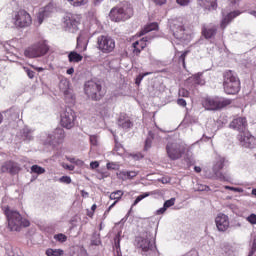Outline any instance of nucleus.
<instances>
[{"mask_svg":"<svg viewBox=\"0 0 256 256\" xmlns=\"http://www.w3.org/2000/svg\"><path fill=\"white\" fill-rule=\"evenodd\" d=\"M5 201H7V198H3L2 200V210L4 211V214L8 221V228L10 229V231H21V228L29 227V225H31L29 220L23 218L19 211L5 204Z\"/></svg>","mask_w":256,"mask_h":256,"instance_id":"1","label":"nucleus"},{"mask_svg":"<svg viewBox=\"0 0 256 256\" xmlns=\"http://www.w3.org/2000/svg\"><path fill=\"white\" fill-rule=\"evenodd\" d=\"M133 15V8L131 4L127 2H123L120 5L111 9L109 13V17L111 21L115 23H120V21H127V19H131Z\"/></svg>","mask_w":256,"mask_h":256,"instance_id":"2","label":"nucleus"},{"mask_svg":"<svg viewBox=\"0 0 256 256\" xmlns=\"http://www.w3.org/2000/svg\"><path fill=\"white\" fill-rule=\"evenodd\" d=\"M223 86L225 93L228 95H235L236 93H239V90L241 89V82L235 72L228 70L224 73Z\"/></svg>","mask_w":256,"mask_h":256,"instance_id":"3","label":"nucleus"},{"mask_svg":"<svg viewBox=\"0 0 256 256\" xmlns=\"http://www.w3.org/2000/svg\"><path fill=\"white\" fill-rule=\"evenodd\" d=\"M136 247L143 255H149L155 249V238L151 232H143L135 239Z\"/></svg>","mask_w":256,"mask_h":256,"instance_id":"4","label":"nucleus"},{"mask_svg":"<svg viewBox=\"0 0 256 256\" xmlns=\"http://www.w3.org/2000/svg\"><path fill=\"white\" fill-rule=\"evenodd\" d=\"M47 53H49V44L47 43V40L43 39L34 43L24 51L25 57H28L29 59L43 57L44 55H47Z\"/></svg>","mask_w":256,"mask_h":256,"instance_id":"5","label":"nucleus"},{"mask_svg":"<svg viewBox=\"0 0 256 256\" xmlns=\"http://www.w3.org/2000/svg\"><path fill=\"white\" fill-rule=\"evenodd\" d=\"M102 89L103 86H101V82L98 80H90L84 84L85 95L93 101H99L101 99Z\"/></svg>","mask_w":256,"mask_h":256,"instance_id":"6","label":"nucleus"},{"mask_svg":"<svg viewBox=\"0 0 256 256\" xmlns=\"http://www.w3.org/2000/svg\"><path fill=\"white\" fill-rule=\"evenodd\" d=\"M166 151L169 159L177 161L183 157L185 153V143L183 142H169L166 146Z\"/></svg>","mask_w":256,"mask_h":256,"instance_id":"7","label":"nucleus"},{"mask_svg":"<svg viewBox=\"0 0 256 256\" xmlns=\"http://www.w3.org/2000/svg\"><path fill=\"white\" fill-rule=\"evenodd\" d=\"M170 31L177 41L183 42L191 39V36L185 33V27L179 20H174L170 23Z\"/></svg>","mask_w":256,"mask_h":256,"instance_id":"8","label":"nucleus"},{"mask_svg":"<svg viewBox=\"0 0 256 256\" xmlns=\"http://www.w3.org/2000/svg\"><path fill=\"white\" fill-rule=\"evenodd\" d=\"M13 23L15 27L23 29L25 27H29L33 23V19L31 18V14L29 12L20 10L14 16Z\"/></svg>","mask_w":256,"mask_h":256,"instance_id":"9","label":"nucleus"},{"mask_svg":"<svg viewBox=\"0 0 256 256\" xmlns=\"http://www.w3.org/2000/svg\"><path fill=\"white\" fill-rule=\"evenodd\" d=\"M97 49L102 53H111L115 49V40L107 35H101L97 38Z\"/></svg>","mask_w":256,"mask_h":256,"instance_id":"10","label":"nucleus"},{"mask_svg":"<svg viewBox=\"0 0 256 256\" xmlns=\"http://www.w3.org/2000/svg\"><path fill=\"white\" fill-rule=\"evenodd\" d=\"M225 167V158L218 156L213 165L212 171L214 173V177L218 179V181H231V175L221 173V169Z\"/></svg>","mask_w":256,"mask_h":256,"instance_id":"11","label":"nucleus"},{"mask_svg":"<svg viewBox=\"0 0 256 256\" xmlns=\"http://www.w3.org/2000/svg\"><path fill=\"white\" fill-rule=\"evenodd\" d=\"M231 105V100H219V98H206L203 102V107L208 111H215L217 109H223Z\"/></svg>","mask_w":256,"mask_h":256,"instance_id":"12","label":"nucleus"},{"mask_svg":"<svg viewBox=\"0 0 256 256\" xmlns=\"http://www.w3.org/2000/svg\"><path fill=\"white\" fill-rule=\"evenodd\" d=\"M61 125L65 129H73L75 127V111L73 109L66 108L61 114Z\"/></svg>","mask_w":256,"mask_h":256,"instance_id":"13","label":"nucleus"},{"mask_svg":"<svg viewBox=\"0 0 256 256\" xmlns=\"http://www.w3.org/2000/svg\"><path fill=\"white\" fill-rule=\"evenodd\" d=\"M238 141L241 147H244V149H255L256 147L255 137L247 131L238 135Z\"/></svg>","mask_w":256,"mask_h":256,"instance_id":"14","label":"nucleus"},{"mask_svg":"<svg viewBox=\"0 0 256 256\" xmlns=\"http://www.w3.org/2000/svg\"><path fill=\"white\" fill-rule=\"evenodd\" d=\"M65 139V130L63 128H57L55 131L47 134L45 143L47 145H55V143H61Z\"/></svg>","mask_w":256,"mask_h":256,"instance_id":"15","label":"nucleus"},{"mask_svg":"<svg viewBox=\"0 0 256 256\" xmlns=\"http://www.w3.org/2000/svg\"><path fill=\"white\" fill-rule=\"evenodd\" d=\"M230 129H234V131H238L239 135L247 132V118L245 117H238L235 118L229 124Z\"/></svg>","mask_w":256,"mask_h":256,"instance_id":"16","label":"nucleus"},{"mask_svg":"<svg viewBox=\"0 0 256 256\" xmlns=\"http://www.w3.org/2000/svg\"><path fill=\"white\" fill-rule=\"evenodd\" d=\"M53 11H55V8L53 7V4H51V3L46 5L44 8H41L37 14L35 25H37V27L42 25L43 21H45V19H47V17H49V15H51V13Z\"/></svg>","mask_w":256,"mask_h":256,"instance_id":"17","label":"nucleus"},{"mask_svg":"<svg viewBox=\"0 0 256 256\" xmlns=\"http://www.w3.org/2000/svg\"><path fill=\"white\" fill-rule=\"evenodd\" d=\"M215 223L218 231H227V229H229V216L220 213L216 216Z\"/></svg>","mask_w":256,"mask_h":256,"instance_id":"18","label":"nucleus"},{"mask_svg":"<svg viewBox=\"0 0 256 256\" xmlns=\"http://www.w3.org/2000/svg\"><path fill=\"white\" fill-rule=\"evenodd\" d=\"M2 173H10L11 175H17L21 171V167L19 164L13 162V161H8L4 163L1 167Z\"/></svg>","mask_w":256,"mask_h":256,"instance_id":"19","label":"nucleus"},{"mask_svg":"<svg viewBox=\"0 0 256 256\" xmlns=\"http://www.w3.org/2000/svg\"><path fill=\"white\" fill-rule=\"evenodd\" d=\"M79 23V16L75 15V14H67L64 17V25L68 28V29H75V27H77V24Z\"/></svg>","mask_w":256,"mask_h":256,"instance_id":"20","label":"nucleus"},{"mask_svg":"<svg viewBox=\"0 0 256 256\" xmlns=\"http://www.w3.org/2000/svg\"><path fill=\"white\" fill-rule=\"evenodd\" d=\"M202 34L205 39H213V36L217 35V25L209 24L207 26H204L202 29Z\"/></svg>","mask_w":256,"mask_h":256,"instance_id":"21","label":"nucleus"},{"mask_svg":"<svg viewBox=\"0 0 256 256\" xmlns=\"http://www.w3.org/2000/svg\"><path fill=\"white\" fill-rule=\"evenodd\" d=\"M239 15H241L240 11H234V12H230L229 14H227L226 16H224L220 22V28L221 29H225L227 27V25H229V23L235 19V17H239Z\"/></svg>","mask_w":256,"mask_h":256,"instance_id":"22","label":"nucleus"},{"mask_svg":"<svg viewBox=\"0 0 256 256\" xmlns=\"http://www.w3.org/2000/svg\"><path fill=\"white\" fill-rule=\"evenodd\" d=\"M123 197V191L121 190H117L115 192H112L110 194V199L112 201H115L112 205L109 206V208L107 209V211H105L104 213V217H107V214L109 213V211H111V209H113V207H115V205H117V202Z\"/></svg>","mask_w":256,"mask_h":256,"instance_id":"23","label":"nucleus"},{"mask_svg":"<svg viewBox=\"0 0 256 256\" xmlns=\"http://www.w3.org/2000/svg\"><path fill=\"white\" fill-rule=\"evenodd\" d=\"M118 126L122 129H131L133 127V122L129 119V116L121 114L118 118Z\"/></svg>","mask_w":256,"mask_h":256,"instance_id":"24","label":"nucleus"},{"mask_svg":"<svg viewBox=\"0 0 256 256\" xmlns=\"http://www.w3.org/2000/svg\"><path fill=\"white\" fill-rule=\"evenodd\" d=\"M198 4L203 9L207 11H213V9H217V0H198Z\"/></svg>","mask_w":256,"mask_h":256,"instance_id":"25","label":"nucleus"},{"mask_svg":"<svg viewBox=\"0 0 256 256\" xmlns=\"http://www.w3.org/2000/svg\"><path fill=\"white\" fill-rule=\"evenodd\" d=\"M147 37L142 38L140 41H136L132 44L133 47V53H135L136 55H139V53H141V51H143V49L145 47H147Z\"/></svg>","mask_w":256,"mask_h":256,"instance_id":"26","label":"nucleus"},{"mask_svg":"<svg viewBox=\"0 0 256 256\" xmlns=\"http://www.w3.org/2000/svg\"><path fill=\"white\" fill-rule=\"evenodd\" d=\"M88 35L87 32H81L80 35L77 37V48L83 47L82 51L87 50V40Z\"/></svg>","mask_w":256,"mask_h":256,"instance_id":"27","label":"nucleus"},{"mask_svg":"<svg viewBox=\"0 0 256 256\" xmlns=\"http://www.w3.org/2000/svg\"><path fill=\"white\" fill-rule=\"evenodd\" d=\"M114 253L115 256H121V231L114 238Z\"/></svg>","mask_w":256,"mask_h":256,"instance_id":"28","label":"nucleus"},{"mask_svg":"<svg viewBox=\"0 0 256 256\" xmlns=\"http://www.w3.org/2000/svg\"><path fill=\"white\" fill-rule=\"evenodd\" d=\"M173 205H175V198L165 201L163 207L156 211V215H163V213H165L169 207H173Z\"/></svg>","mask_w":256,"mask_h":256,"instance_id":"29","label":"nucleus"},{"mask_svg":"<svg viewBox=\"0 0 256 256\" xmlns=\"http://www.w3.org/2000/svg\"><path fill=\"white\" fill-rule=\"evenodd\" d=\"M188 83H194V85H204L205 79H203V74H196L188 79Z\"/></svg>","mask_w":256,"mask_h":256,"instance_id":"30","label":"nucleus"},{"mask_svg":"<svg viewBox=\"0 0 256 256\" xmlns=\"http://www.w3.org/2000/svg\"><path fill=\"white\" fill-rule=\"evenodd\" d=\"M59 89L63 92V94L71 90V84L69 83V80H67V78H63L60 81Z\"/></svg>","mask_w":256,"mask_h":256,"instance_id":"31","label":"nucleus"},{"mask_svg":"<svg viewBox=\"0 0 256 256\" xmlns=\"http://www.w3.org/2000/svg\"><path fill=\"white\" fill-rule=\"evenodd\" d=\"M20 133L23 139H26L27 141H31V139H33V130L28 127L23 128Z\"/></svg>","mask_w":256,"mask_h":256,"instance_id":"32","label":"nucleus"},{"mask_svg":"<svg viewBox=\"0 0 256 256\" xmlns=\"http://www.w3.org/2000/svg\"><path fill=\"white\" fill-rule=\"evenodd\" d=\"M68 59H69L70 63H79V61H83V56H81L77 52H71L68 55Z\"/></svg>","mask_w":256,"mask_h":256,"instance_id":"33","label":"nucleus"},{"mask_svg":"<svg viewBox=\"0 0 256 256\" xmlns=\"http://www.w3.org/2000/svg\"><path fill=\"white\" fill-rule=\"evenodd\" d=\"M63 95L66 103H70V104L75 103V94H73V89H70L67 92H64Z\"/></svg>","mask_w":256,"mask_h":256,"instance_id":"34","label":"nucleus"},{"mask_svg":"<svg viewBox=\"0 0 256 256\" xmlns=\"http://www.w3.org/2000/svg\"><path fill=\"white\" fill-rule=\"evenodd\" d=\"M45 253L47 256H62L65 252L63 249L48 248Z\"/></svg>","mask_w":256,"mask_h":256,"instance_id":"35","label":"nucleus"},{"mask_svg":"<svg viewBox=\"0 0 256 256\" xmlns=\"http://www.w3.org/2000/svg\"><path fill=\"white\" fill-rule=\"evenodd\" d=\"M159 29V25L157 23H151L149 25H147L141 32L140 35H145L151 31H155Z\"/></svg>","mask_w":256,"mask_h":256,"instance_id":"36","label":"nucleus"},{"mask_svg":"<svg viewBox=\"0 0 256 256\" xmlns=\"http://www.w3.org/2000/svg\"><path fill=\"white\" fill-rule=\"evenodd\" d=\"M153 139H154V134L153 132L149 131L148 136L145 140V146H144L145 151H149V149H151V144L153 143Z\"/></svg>","mask_w":256,"mask_h":256,"instance_id":"37","label":"nucleus"},{"mask_svg":"<svg viewBox=\"0 0 256 256\" xmlns=\"http://www.w3.org/2000/svg\"><path fill=\"white\" fill-rule=\"evenodd\" d=\"M68 2L70 5H73V7H83L89 3V0H68Z\"/></svg>","mask_w":256,"mask_h":256,"instance_id":"38","label":"nucleus"},{"mask_svg":"<svg viewBox=\"0 0 256 256\" xmlns=\"http://www.w3.org/2000/svg\"><path fill=\"white\" fill-rule=\"evenodd\" d=\"M31 173H36V175H43V173H45V168L39 165H33L31 167Z\"/></svg>","mask_w":256,"mask_h":256,"instance_id":"39","label":"nucleus"},{"mask_svg":"<svg viewBox=\"0 0 256 256\" xmlns=\"http://www.w3.org/2000/svg\"><path fill=\"white\" fill-rule=\"evenodd\" d=\"M91 245H101V236L99 233L94 232L91 239Z\"/></svg>","mask_w":256,"mask_h":256,"instance_id":"40","label":"nucleus"},{"mask_svg":"<svg viewBox=\"0 0 256 256\" xmlns=\"http://www.w3.org/2000/svg\"><path fill=\"white\" fill-rule=\"evenodd\" d=\"M54 239L58 243H65L67 241V235H65L63 233H59V234L54 235Z\"/></svg>","mask_w":256,"mask_h":256,"instance_id":"41","label":"nucleus"},{"mask_svg":"<svg viewBox=\"0 0 256 256\" xmlns=\"http://www.w3.org/2000/svg\"><path fill=\"white\" fill-rule=\"evenodd\" d=\"M75 251L77 253V256H87V250H85L83 246H76Z\"/></svg>","mask_w":256,"mask_h":256,"instance_id":"42","label":"nucleus"},{"mask_svg":"<svg viewBox=\"0 0 256 256\" xmlns=\"http://www.w3.org/2000/svg\"><path fill=\"white\" fill-rule=\"evenodd\" d=\"M146 197H149V192L139 195L132 204V207H135V205L140 203V201H143V199H145Z\"/></svg>","mask_w":256,"mask_h":256,"instance_id":"43","label":"nucleus"},{"mask_svg":"<svg viewBox=\"0 0 256 256\" xmlns=\"http://www.w3.org/2000/svg\"><path fill=\"white\" fill-rule=\"evenodd\" d=\"M23 69H24L25 73L27 74V76L29 77V79H34L35 78V71L31 70L27 66H24Z\"/></svg>","mask_w":256,"mask_h":256,"instance_id":"44","label":"nucleus"},{"mask_svg":"<svg viewBox=\"0 0 256 256\" xmlns=\"http://www.w3.org/2000/svg\"><path fill=\"white\" fill-rule=\"evenodd\" d=\"M90 143L94 147H97V145H99V137L97 135H91L90 136Z\"/></svg>","mask_w":256,"mask_h":256,"instance_id":"45","label":"nucleus"},{"mask_svg":"<svg viewBox=\"0 0 256 256\" xmlns=\"http://www.w3.org/2000/svg\"><path fill=\"white\" fill-rule=\"evenodd\" d=\"M118 179H122V181H127L128 179V171H120L117 173Z\"/></svg>","mask_w":256,"mask_h":256,"instance_id":"46","label":"nucleus"},{"mask_svg":"<svg viewBox=\"0 0 256 256\" xmlns=\"http://www.w3.org/2000/svg\"><path fill=\"white\" fill-rule=\"evenodd\" d=\"M114 151L117 153V155H123V153H125V149L121 144H116Z\"/></svg>","mask_w":256,"mask_h":256,"instance_id":"47","label":"nucleus"},{"mask_svg":"<svg viewBox=\"0 0 256 256\" xmlns=\"http://www.w3.org/2000/svg\"><path fill=\"white\" fill-rule=\"evenodd\" d=\"M246 221H248L250 225H256V214H250L248 217H246Z\"/></svg>","mask_w":256,"mask_h":256,"instance_id":"48","label":"nucleus"},{"mask_svg":"<svg viewBox=\"0 0 256 256\" xmlns=\"http://www.w3.org/2000/svg\"><path fill=\"white\" fill-rule=\"evenodd\" d=\"M60 183H65L66 185H69L71 183V177L69 176H62L59 178Z\"/></svg>","mask_w":256,"mask_h":256,"instance_id":"49","label":"nucleus"},{"mask_svg":"<svg viewBox=\"0 0 256 256\" xmlns=\"http://www.w3.org/2000/svg\"><path fill=\"white\" fill-rule=\"evenodd\" d=\"M195 191H209V186L203 184H197Z\"/></svg>","mask_w":256,"mask_h":256,"instance_id":"50","label":"nucleus"},{"mask_svg":"<svg viewBox=\"0 0 256 256\" xmlns=\"http://www.w3.org/2000/svg\"><path fill=\"white\" fill-rule=\"evenodd\" d=\"M178 95L179 97H189V92L185 88H180Z\"/></svg>","mask_w":256,"mask_h":256,"instance_id":"51","label":"nucleus"},{"mask_svg":"<svg viewBox=\"0 0 256 256\" xmlns=\"http://www.w3.org/2000/svg\"><path fill=\"white\" fill-rule=\"evenodd\" d=\"M184 122L185 123H197V118H193L191 115H186Z\"/></svg>","mask_w":256,"mask_h":256,"instance_id":"52","label":"nucleus"},{"mask_svg":"<svg viewBox=\"0 0 256 256\" xmlns=\"http://www.w3.org/2000/svg\"><path fill=\"white\" fill-rule=\"evenodd\" d=\"M61 167H63V169H67L68 171H75L74 165H69V164H66L65 162L61 163Z\"/></svg>","mask_w":256,"mask_h":256,"instance_id":"53","label":"nucleus"},{"mask_svg":"<svg viewBox=\"0 0 256 256\" xmlns=\"http://www.w3.org/2000/svg\"><path fill=\"white\" fill-rule=\"evenodd\" d=\"M225 189H228L229 191H234L235 193H243L242 188H235L231 186H225Z\"/></svg>","mask_w":256,"mask_h":256,"instance_id":"54","label":"nucleus"},{"mask_svg":"<svg viewBox=\"0 0 256 256\" xmlns=\"http://www.w3.org/2000/svg\"><path fill=\"white\" fill-rule=\"evenodd\" d=\"M145 75H149V73L143 74V75H138L136 77L135 83L136 85H141V81H143V78L145 77Z\"/></svg>","mask_w":256,"mask_h":256,"instance_id":"55","label":"nucleus"},{"mask_svg":"<svg viewBox=\"0 0 256 256\" xmlns=\"http://www.w3.org/2000/svg\"><path fill=\"white\" fill-rule=\"evenodd\" d=\"M178 5H181L182 7H185L191 3L193 0H176Z\"/></svg>","mask_w":256,"mask_h":256,"instance_id":"56","label":"nucleus"},{"mask_svg":"<svg viewBox=\"0 0 256 256\" xmlns=\"http://www.w3.org/2000/svg\"><path fill=\"white\" fill-rule=\"evenodd\" d=\"M187 53H189L188 51H185L183 54H181L179 61L180 63H182L183 67H185V57H187Z\"/></svg>","mask_w":256,"mask_h":256,"instance_id":"57","label":"nucleus"},{"mask_svg":"<svg viewBox=\"0 0 256 256\" xmlns=\"http://www.w3.org/2000/svg\"><path fill=\"white\" fill-rule=\"evenodd\" d=\"M137 175H139V172L128 171V179H134V177H137Z\"/></svg>","mask_w":256,"mask_h":256,"instance_id":"58","label":"nucleus"},{"mask_svg":"<svg viewBox=\"0 0 256 256\" xmlns=\"http://www.w3.org/2000/svg\"><path fill=\"white\" fill-rule=\"evenodd\" d=\"M107 169H113V170L119 169V165H117V164H115V163H113V162H109V163L107 164Z\"/></svg>","mask_w":256,"mask_h":256,"instance_id":"59","label":"nucleus"},{"mask_svg":"<svg viewBox=\"0 0 256 256\" xmlns=\"http://www.w3.org/2000/svg\"><path fill=\"white\" fill-rule=\"evenodd\" d=\"M177 104L180 105V107H186L187 106V101L185 99H178Z\"/></svg>","mask_w":256,"mask_h":256,"instance_id":"60","label":"nucleus"},{"mask_svg":"<svg viewBox=\"0 0 256 256\" xmlns=\"http://www.w3.org/2000/svg\"><path fill=\"white\" fill-rule=\"evenodd\" d=\"M156 5H165L167 0H152Z\"/></svg>","mask_w":256,"mask_h":256,"instance_id":"61","label":"nucleus"},{"mask_svg":"<svg viewBox=\"0 0 256 256\" xmlns=\"http://www.w3.org/2000/svg\"><path fill=\"white\" fill-rule=\"evenodd\" d=\"M131 157L133 159H135L136 161H138V159H143V156L141 155V153L138 154H131Z\"/></svg>","mask_w":256,"mask_h":256,"instance_id":"62","label":"nucleus"},{"mask_svg":"<svg viewBox=\"0 0 256 256\" xmlns=\"http://www.w3.org/2000/svg\"><path fill=\"white\" fill-rule=\"evenodd\" d=\"M90 167L91 169H97V167H99V162L97 161L91 162Z\"/></svg>","mask_w":256,"mask_h":256,"instance_id":"63","label":"nucleus"},{"mask_svg":"<svg viewBox=\"0 0 256 256\" xmlns=\"http://www.w3.org/2000/svg\"><path fill=\"white\" fill-rule=\"evenodd\" d=\"M229 1H230V3L232 4L233 7H237V5H239V2L241 0H229Z\"/></svg>","mask_w":256,"mask_h":256,"instance_id":"64","label":"nucleus"}]
</instances>
